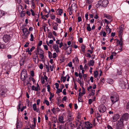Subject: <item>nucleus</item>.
<instances>
[{"label": "nucleus", "mask_w": 129, "mask_h": 129, "mask_svg": "<svg viewBox=\"0 0 129 129\" xmlns=\"http://www.w3.org/2000/svg\"><path fill=\"white\" fill-rule=\"evenodd\" d=\"M108 3V0H100L99 2V4L104 7H107Z\"/></svg>", "instance_id": "nucleus-1"}, {"label": "nucleus", "mask_w": 129, "mask_h": 129, "mask_svg": "<svg viewBox=\"0 0 129 129\" xmlns=\"http://www.w3.org/2000/svg\"><path fill=\"white\" fill-rule=\"evenodd\" d=\"M123 121L120 118V120L118 121L116 125L117 128L118 129L122 128L123 126Z\"/></svg>", "instance_id": "nucleus-2"}, {"label": "nucleus", "mask_w": 129, "mask_h": 129, "mask_svg": "<svg viewBox=\"0 0 129 129\" xmlns=\"http://www.w3.org/2000/svg\"><path fill=\"white\" fill-rule=\"evenodd\" d=\"M111 100L112 103H114L117 102L119 99L118 96L117 94H116L113 96L111 97Z\"/></svg>", "instance_id": "nucleus-3"}, {"label": "nucleus", "mask_w": 129, "mask_h": 129, "mask_svg": "<svg viewBox=\"0 0 129 129\" xmlns=\"http://www.w3.org/2000/svg\"><path fill=\"white\" fill-rule=\"evenodd\" d=\"M98 109L99 112L102 113H104L106 109V108L103 105H100Z\"/></svg>", "instance_id": "nucleus-4"}, {"label": "nucleus", "mask_w": 129, "mask_h": 129, "mask_svg": "<svg viewBox=\"0 0 129 129\" xmlns=\"http://www.w3.org/2000/svg\"><path fill=\"white\" fill-rule=\"evenodd\" d=\"M123 121H127L129 118V114L127 113H125L123 114L121 118H120Z\"/></svg>", "instance_id": "nucleus-5"}, {"label": "nucleus", "mask_w": 129, "mask_h": 129, "mask_svg": "<svg viewBox=\"0 0 129 129\" xmlns=\"http://www.w3.org/2000/svg\"><path fill=\"white\" fill-rule=\"evenodd\" d=\"M126 83L122 80L120 81L119 83V86L122 89H124L125 88V86Z\"/></svg>", "instance_id": "nucleus-6"}, {"label": "nucleus", "mask_w": 129, "mask_h": 129, "mask_svg": "<svg viewBox=\"0 0 129 129\" xmlns=\"http://www.w3.org/2000/svg\"><path fill=\"white\" fill-rule=\"evenodd\" d=\"M10 39L11 37L9 35H5L3 37V40L5 42H7Z\"/></svg>", "instance_id": "nucleus-7"}, {"label": "nucleus", "mask_w": 129, "mask_h": 129, "mask_svg": "<svg viewBox=\"0 0 129 129\" xmlns=\"http://www.w3.org/2000/svg\"><path fill=\"white\" fill-rule=\"evenodd\" d=\"M85 127L87 129H90L92 127V124L88 121L85 122Z\"/></svg>", "instance_id": "nucleus-8"}, {"label": "nucleus", "mask_w": 129, "mask_h": 129, "mask_svg": "<svg viewBox=\"0 0 129 129\" xmlns=\"http://www.w3.org/2000/svg\"><path fill=\"white\" fill-rule=\"evenodd\" d=\"M26 73L25 72H22L21 73V78L22 80H24L27 77Z\"/></svg>", "instance_id": "nucleus-9"}, {"label": "nucleus", "mask_w": 129, "mask_h": 129, "mask_svg": "<svg viewBox=\"0 0 129 129\" xmlns=\"http://www.w3.org/2000/svg\"><path fill=\"white\" fill-rule=\"evenodd\" d=\"M53 48L54 49L56 52L57 53H58L60 52L58 46L56 44L54 45L53 46Z\"/></svg>", "instance_id": "nucleus-10"}, {"label": "nucleus", "mask_w": 129, "mask_h": 129, "mask_svg": "<svg viewBox=\"0 0 129 129\" xmlns=\"http://www.w3.org/2000/svg\"><path fill=\"white\" fill-rule=\"evenodd\" d=\"M119 118V115L118 114H115L113 117L112 121L113 122H115L117 121L118 119Z\"/></svg>", "instance_id": "nucleus-11"}, {"label": "nucleus", "mask_w": 129, "mask_h": 129, "mask_svg": "<svg viewBox=\"0 0 129 129\" xmlns=\"http://www.w3.org/2000/svg\"><path fill=\"white\" fill-rule=\"evenodd\" d=\"M7 92V90L4 88L3 90H1L0 92V95L1 96L4 97L5 96V94Z\"/></svg>", "instance_id": "nucleus-12"}, {"label": "nucleus", "mask_w": 129, "mask_h": 129, "mask_svg": "<svg viewBox=\"0 0 129 129\" xmlns=\"http://www.w3.org/2000/svg\"><path fill=\"white\" fill-rule=\"evenodd\" d=\"M58 119L60 123L63 124L64 123V122L63 121L64 119L62 116H60L59 117Z\"/></svg>", "instance_id": "nucleus-13"}, {"label": "nucleus", "mask_w": 129, "mask_h": 129, "mask_svg": "<svg viewBox=\"0 0 129 129\" xmlns=\"http://www.w3.org/2000/svg\"><path fill=\"white\" fill-rule=\"evenodd\" d=\"M37 52L39 54L41 53H43V51L39 47H38L37 48Z\"/></svg>", "instance_id": "nucleus-14"}, {"label": "nucleus", "mask_w": 129, "mask_h": 129, "mask_svg": "<svg viewBox=\"0 0 129 129\" xmlns=\"http://www.w3.org/2000/svg\"><path fill=\"white\" fill-rule=\"evenodd\" d=\"M106 81L108 83L110 84H112L113 82V80L111 79H107L106 80Z\"/></svg>", "instance_id": "nucleus-15"}, {"label": "nucleus", "mask_w": 129, "mask_h": 129, "mask_svg": "<svg viewBox=\"0 0 129 129\" xmlns=\"http://www.w3.org/2000/svg\"><path fill=\"white\" fill-rule=\"evenodd\" d=\"M22 31L24 36L26 37V34L28 31L27 29L26 28H24L22 29Z\"/></svg>", "instance_id": "nucleus-16"}, {"label": "nucleus", "mask_w": 129, "mask_h": 129, "mask_svg": "<svg viewBox=\"0 0 129 129\" xmlns=\"http://www.w3.org/2000/svg\"><path fill=\"white\" fill-rule=\"evenodd\" d=\"M106 29L107 33H108L109 34H110L111 32V29L109 28L108 25H107L106 26Z\"/></svg>", "instance_id": "nucleus-17"}, {"label": "nucleus", "mask_w": 129, "mask_h": 129, "mask_svg": "<svg viewBox=\"0 0 129 129\" xmlns=\"http://www.w3.org/2000/svg\"><path fill=\"white\" fill-rule=\"evenodd\" d=\"M68 120H67V122H68L71 121L73 120V118L72 117L71 115H69L68 116Z\"/></svg>", "instance_id": "nucleus-18"}, {"label": "nucleus", "mask_w": 129, "mask_h": 129, "mask_svg": "<svg viewBox=\"0 0 129 129\" xmlns=\"http://www.w3.org/2000/svg\"><path fill=\"white\" fill-rule=\"evenodd\" d=\"M94 62L93 60H90L88 63V65L89 66H93L94 64Z\"/></svg>", "instance_id": "nucleus-19"}, {"label": "nucleus", "mask_w": 129, "mask_h": 129, "mask_svg": "<svg viewBox=\"0 0 129 129\" xmlns=\"http://www.w3.org/2000/svg\"><path fill=\"white\" fill-rule=\"evenodd\" d=\"M123 26L121 25V26L119 28V33L120 34H121L122 33L123 31Z\"/></svg>", "instance_id": "nucleus-20"}, {"label": "nucleus", "mask_w": 129, "mask_h": 129, "mask_svg": "<svg viewBox=\"0 0 129 129\" xmlns=\"http://www.w3.org/2000/svg\"><path fill=\"white\" fill-rule=\"evenodd\" d=\"M54 24L55 25H53V29L54 30H57L58 29L57 27L58 25V24L56 23H55Z\"/></svg>", "instance_id": "nucleus-21"}, {"label": "nucleus", "mask_w": 129, "mask_h": 129, "mask_svg": "<svg viewBox=\"0 0 129 129\" xmlns=\"http://www.w3.org/2000/svg\"><path fill=\"white\" fill-rule=\"evenodd\" d=\"M32 89L33 90H34L36 91H38L39 90L38 88L35 87L34 85H33L32 86Z\"/></svg>", "instance_id": "nucleus-22"}, {"label": "nucleus", "mask_w": 129, "mask_h": 129, "mask_svg": "<svg viewBox=\"0 0 129 129\" xmlns=\"http://www.w3.org/2000/svg\"><path fill=\"white\" fill-rule=\"evenodd\" d=\"M117 46H118L119 45V46H122V40H120V41H119L118 40H117Z\"/></svg>", "instance_id": "nucleus-23"}, {"label": "nucleus", "mask_w": 129, "mask_h": 129, "mask_svg": "<svg viewBox=\"0 0 129 129\" xmlns=\"http://www.w3.org/2000/svg\"><path fill=\"white\" fill-rule=\"evenodd\" d=\"M68 48H69L70 50L69 51H68L67 54H68L69 55L70 53H71L72 52V48L71 47L69 46L67 47V48H66V49Z\"/></svg>", "instance_id": "nucleus-24"}, {"label": "nucleus", "mask_w": 129, "mask_h": 129, "mask_svg": "<svg viewBox=\"0 0 129 129\" xmlns=\"http://www.w3.org/2000/svg\"><path fill=\"white\" fill-rule=\"evenodd\" d=\"M48 56L49 58H51L52 57V54L50 51H48Z\"/></svg>", "instance_id": "nucleus-25"}, {"label": "nucleus", "mask_w": 129, "mask_h": 129, "mask_svg": "<svg viewBox=\"0 0 129 129\" xmlns=\"http://www.w3.org/2000/svg\"><path fill=\"white\" fill-rule=\"evenodd\" d=\"M87 30L89 31H91V28L90 26V25L89 24H87Z\"/></svg>", "instance_id": "nucleus-26"}, {"label": "nucleus", "mask_w": 129, "mask_h": 129, "mask_svg": "<svg viewBox=\"0 0 129 129\" xmlns=\"http://www.w3.org/2000/svg\"><path fill=\"white\" fill-rule=\"evenodd\" d=\"M33 107L34 111H36L37 110L36 105V104H34L33 105Z\"/></svg>", "instance_id": "nucleus-27"}, {"label": "nucleus", "mask_w": 129, "mask_h": 129, "mask_svg": "<svg viewBox=\"0 0 129 129\" xmlns=\"http://www.w3.org/2000/svg\"><path fill=\"white\" fill-rule=\"evenodd\" d=\"M25 13L24 12H21L20 14V16L21 17H23L25 15Z\"/></svg>", "instance_id": "nucleus-28"}, {"label": "nucleus", "mask_w": 129, "mask_h": 129, "mask_svg": "<svg viewBox=\"0 0 129 129\" xmlns=\"http://www.w3.org/2000/svg\"><path fill=\"white\" fill-rule=\"evenodd\" d=\"M39 55V57L41 59H43L44 57V55H43V53H41Z\"/></svg>", "instance_id": "nucleus-29"}, {"label": "nucleus", "mask_w": 129, "mask_h": 129, "mask_svg": "<svg viewBox=\"0 0 129 129\" xmlns=\"http://www.w3.org/2000/svg\"><path fill=\"white\" fill-rule=\"evenodd\" d=\"M51 110L53 113L54 114H56V109L55 108H53Z\"/></svg>", "instance_id": "nucleus-30"}, {"label": "nucleus", "mask_w": 129, "mask_h": 129, "mask_svg": "<svg viewBox=\"0 0 129 129\" xmlns=\"http://www.w3.org/2000/svg\"><path fill=\"white\" fill-rule=\"evenodd\" d=\"M98 72L97 71H95L94 72V76L95 78H96L98 76Z\"/></svg>", "instance_id": "nucleus-31"}, {"label": "nucleus", "mask_w": 129, "mask_h": 129, "mask_svg": "<svg viewBox=\"0 0 129 129\" xmlns=\"http://www.w3.org/2000/svg\"><path fill=\"white\" fill-rule=\"evenodd\" d=\"M67 76L66 77H61V80L63 81V82L64 83L66 79V77H67Z\"/></svg>", "instance_id": "nucleus-32"}, {"label": "nucleus", "mask_w": 129, "mask_h": 129, "mask_svg": "<svg viewBox=\"0 0 129 129\" xmlns=\"http://www.w3.org/2000/svg\"><path fill=\"white\" fill-rule=\"evenodd\" d=\"M34 37L32 34H30V40L31 41H33L34 40Z\"/></svg>", "instance_id": "nucleus-33"}, {"label": "nucleus", "mask_w": 129, "mask_h": 129, "mask_svg": "<svg viewBox=\"0 0 129 129\" xmlns=\"http://www.w3.org/2000/svg\"><path fill=\"white\" fill-rule=\"evenodd\" d=\"M107 19H108L109 23H110L112 21V20L111 19V16H109Z\"/></svg>", "instance_id": "nucleus-34"}, {"label": "nucleus", "mask_w": 129, "mask_h": 129, "mask_svg": "<svg viewBox=\"0 0 129 129\" xmlns=\"http://www.w3.org/2000/svg\"><path fill=\"white\" fill-rule=\"evenodd\" d=\"M57 91H56V93L57 94L59 93L60 92H61L62 91V89L60 88L57 89Z\"/></svg>", "instance_id": "nucleus-35"}, {"label": "nucleus", "mask_w": 129, "mask_h": 129, "mask_svg": "<svg viewBox=\"0 0 129 129\" xmlns=\"http://www.w3.org/2000/svg\"><path fill=\"white\" fill-rule=\"evenodd\" d=\"M53 36L52 35V33H50L48 36V37L50 38H51Z\"/></svg>", "instance_id": "nucleus-36"}, {"label": "nucleus", "mask_w": 129, "mask_h": 129, "mask_svg": "<svg viewBox=\"0 0 129 129\" xmlns=\"http://www.w3.org/2000/svg\"><path fill=\"white\" fill-rule=\"evenodd\" d=\"M57 54L55 52H54L53 54L52 57L53 58H55L57 57Z\"/></svg>", "instance_id": "nucleus-37"}, {"label": "nucleus", "mask_w": 129, "mask_h": 129, "mask_svg": "<svg viewBox=\"0 0 129 129\" xmlns=\"http://www.w3.org/2000/svg\"><path fill=\"white\" fill-rule=\"evenodd\" d=\"M92 2V0H87L86 1V3L88 4L91 3Z\"/></svg>", "instance_id": "nucleus-38"}, {"label": "nucleus", "mask_w": 129, "mask_h": 129, "mask_svg": "<svg viewBox=\"0 0 129 129\" xmlns=\"http://www.w3.org/2000/svg\"><path fill=\"white\" fill-rule=\"evenodd\" d=\"M33 121L34 123V124L33 125H34V126H36V119L35 118H33Z\"/></svg>", "instance_id": "nucleus-39"}, {"label": "nucleus", "mask_w": 129, "mask_h": 129, "mask_svg": "<svg viewBox=\"0 0 129 129\" xmlns=\"http://www.w3.org/2000/svg\"><path fill=\"white\" fill-rule=\"evenodd\" d=\"M68 65L69 67H71L72 66V62L70 61L68 64Z\"/></svg>", "instance_id": "nucleus-40"}, {"label": "nucleus", "mask_w": 129, "mask_h": 129, "mask_svg": "<svg viewBox=\"0 0 129 129\" xmlns=\"http://www.w3.org/2000/svg\"><path fill=\"white\" fill-rule=\"evenodd\" d=\"M78 82L80 84L81 86H83V84L81 82V81L79 79L78 81Z\"/></svg>", "instance_id": "nucleus-41"}, {"label": "nucleus", "mask_w": 129, "mask_h": 129, "mask_svg": "<svg viewBox=\"0 0 129 129\" xmlns=\"http://www.w3.org/2000/svg\"><path fill=\"white\" fill-rule=\"evenodd\" d=\"M45 66H46V69L47 70V72H49V66L46 65Z\"/></svg>", "instance_id": "nucleus-42"}, {"label": "nucleus", "mask_w": 129, "mask_h": 129, "mask_svg": "<svg viewBox=\"0 0 129 129\" xmlns=\"http://www.w3.org/2000/svg\"><path fill=\"white\" fill-rule=\"evenodd\" d=\"M78 100L79 102H81L82 101V99L81 97V96H78Z\"/></svg>", "instance_id": "nucleus-43"}, {"label": "nucleus", "mask_w": 129, "mask_h": 129, "mask_svg": "<svg viewBox=\"0 0 129 129\" xmlns=\"http://www.w3.org/2000/svg\"><path fill=\"white\" fill-rule=\"evenodd\" d=\"M81 48L82 51L84 52L85 51V46H81Z\"/></svg>", "instance_id": "nucleus-44"}, {"label": "nucleus", "mask_w": 129, "mask_h": 129, "mask_svg": "<svg viewBox=\"0 0 129 129\" xmlns=\"http://www.w3.org/2000/svg\"><path fill=\"white\" fill-rule=\"evenodd\" d=\"M62 12H63V11H62V9H60L59 10V11H58V12H59V15H61L62 14Z\"/></svg>", "instance_id": "nucleus-45"}, {"label": "nucleus", "mask_w": 129, "mask_h": 129, "mask_svg": "<svg viewBox=\"0 0 129 129\" xmlns=\"http://www.w3.org/2000/svg\"><path fill=\"white\" fill-rule=\"evenodd\" d=\"M31 3L32 5V6L33 7V8H34L35 6V4L34 2V1H31Z\"/></svg>", "instance_id": "nucleus-46"}, {"label": "nucleus", "mask_w": 129, "mask_h": 129, "mask_svg": "<svg viewBox=\"0 0 129 129\" xmlns=\"http://www.w3.org/2000/svg\"><path fill=\"white\" fill-rule=\"evenodd\" d=\"M47 88L48 89V91L49 92H50V85H48L47 86Z\"/></svg>", "instance_id": "nucleus-47"}, {"label": "nucleus", "mask_w": 129, "mask_h": 129, "mask_svg": "<svg viewBox=\"0 0 129 129\" xmlns=\"http://www.w3.org/2000/svg\"><path fill=\"white\" fill-rule=\"evenodd\" d=\"M41 81L42 83L43 84L45 82V80L43 78V77H42L41 78Z\"/></svg>", "instance_id": "nucleus-48"}, {"label": "nucleus", "mask_w": 129, "mask_h": 129, "mask_svg": "<svg viewBox=\"0 0 129 129\" xmlns=\"http://www.w3.org/2000/svg\"><path fill=\"white\" fill-rule=\"evenodd\" d=\"M5 46L3 45L0 43V49L4 48Z\"/></svg>", "instance_id": "nucleus-49"}, {"label": "nucleus", "mask_w": 129, "mask_h": 129, "mask_svg": "<svg viewBox=\"0 0 129 129\" xmlns=\"http://www.w3.org/2000/svg\"><path fill=\"white\" fill-rule=\"evenodd\" d=\"M56 21L57 22L59 23H60L61 22V21L58 18H56Z\"/></svg>", "instance_id": "nucleus-50"}, {"label": "nucleus", "mask_w": 129, "mask_h": 129, "mask_svg": "<svg viewBox=\"0 0 129 129\" xmlns=\"http://www.w3.org/2000/svg\"><path fill=\"white\" fill-rule=\"evenodd\" d=\"M49 93L50 94V98H53L54 96V94L51 93V92H49Z\"/></svg>", "instance_id": "nucleus-51"}, {"label": "nucleus", "mask_w": 129, "mask_h": 129, "mask_svg": "<svg viewBox=\"0 0 129 129\" xmlns=\"http://www.w3.org/2000/svg\"><path fill=\"white\" fill-rule=\"evenodd\" d=\"M45 103L47 105V106H48L49 105V102L46 100H45Z\"/></svg>", "instance_id": "nucleus-52"}, {"label": "nucleus", "mask_w": 129, "mask_h": 129, "mask_svg": "<svg viewBox=\"0 0 129 129\" xmlns=\"http://www.w3.org/2000/svg\"><path fill=\"white\" fill-rule=\"evenodd\" d=\"M53 67L54 66L53 65H50V66L49 68L50 69L51 71H53Z\"/></svg>", "instance_id": "nucleus-53"}, {"label": "nucleus", "mask_w": 129, "mask_h": 129, "mask_svg": "<svg viewBox=\"0 0 129 129\" xmlns=\"http://www.w3.org/2000/svg\"><path fill=\"white\" fill-rule=\"evenodd\" d=\"M30 11L31 12L32 15L33 16H34L35 15V14L34 12V11L33 10H32V9H31L30 10Z\"/></svg>", "instance_id": "nucleus-54"}, {"label": "nucleus", "mask_w": 129, "mask_h": 129, "mask_svg": "<svg viewBox=\"0 0 129 129\" xmlns=\"http://www.w3.org/2000/svg\"><path fill=\"white\" fill-rule=\"evenodd\" d=\"M92 100V99H89V100L88 102L89 104H91L93 102Z\"/></svg>", "instance_id": "nucleus-55"}, {"label": "nucleus", "mask_w": 129, "mask_h": 129, "mask_svg": "<svg viewBox=\"0 0 129 129\" xmlns=\"http://www.w3.org/2000/svg\"><path fill=\"white\" fill-rule=\"evenodd\" d=\"M55 84L56 86V89H58L59 87V84L57 83H55Z\"/></svg>", "instance_id": "nucleus-56"}, {"label": "nucleus", "mask_w": 129, "mask_h": 129, "mask_svg": "<svg viewBox=\"0 0 129 129\" xmlns=\"http://www.w3.org/2000/svg\"><path fill=\"white\" fill-rule=\"evenodd\" d=\"M20 123V121L19 122L18 121H17V123L16 124V126L17 128H18V126L19 127Z\"/></svg>", "instance_id": "nucleus-57"}, {"label": "nucleus", "mask_w": 129, "mask_h": 129, "mask_svg": "<svg viewBox=\"0 0 129 129\" xmlns=\"http://www.w3.org/2000/svg\"><path fill=\"white\" fill-rule=\"evenodd\" d=\"M82 20V19L81 17L80 16H79L78 17V22H79Z\"/></svg>", "instance_id": "nucleus-58"}, {"label": "nucleus", "mask_w": 129, "mask_h": 129, "mask_svg": "<svg viewBox=\"0 0 129 129\" xmlns=\"http://www.w3.org/2000/svg\"><path fill=\"white\" fill-rule=\"evenodd\" d=\"M44 49L46 50L48 49L47 46L46 45H43Z\"/></svg>", "instance_id": "nucleus-59"}, {"label": "nucleus", "mask_w": 129, "mask_h": 129, "mask_svg": "<svg viewBox=\"0 0 129 129\" xmlns=\"http://www.w3.org/2000/svg\"><path fill=\"white\" fill-rule=\"evenodd\" d=\"M85 17L86 19V20H88V14L87 13H86L85 14Z\"/></svg>", "instance_id": "nucleus-60"}, {"label": "nucleus", "mask_w": 129, "mask_h": 129, "mask_svg": "<svg viewBox=\"0 0 129 129\" xmlns=\"http://www.w3.org/2000/svg\"><path fill=\"white\" fill-rule=\"evenodd\" d=\"M93 108H91L90 111V114H92L93 112Z\"/></svg>", "instance_id": "nucleus-61"}, {"label": "nucleus", "mask_w": 129, "mask_h": 129, "mask_svg": "<svg viewBox=\"0 0 129 129\" xmlns=\"http://www.w3.org/2000/svg\"><path fill=\"white\" fill-rule=\"evenodd\" d=\"M95 90H92L91 91V95H93L94 94Z\"/></svg>", "instance_id": "nucleus-62"}, {"label": "nucleus", "mask_w": 129, "mask_h": 129, "mask_svg": "<svg viewBox=\"0 0 129 129\" xmlns=\"http://www.w3.org/2000/svg\"><path fill=\"white\" fill-rule=\"evenodd\" d=\"M79 42L81 43L83 42L82 39L81 38H79Z\"/></svg>", "instance_id": "nucleus-63"}, {"label": "nucleus", "mask_w": 129, "mask_h": 129, "mask_svg": "<svg viewBox=\"0 0 129 129\" xmlns=\"http://www.w3.org/2000/svg\"><path fill=\"white\" fill-rule=\"evenodd\" d=\"M43 78L44 79V80H45L46 81H47L48 78L46 76V75H44V77H43Z\"/></svg>", "instance_id": "nucleus-64"}]
</instances>
